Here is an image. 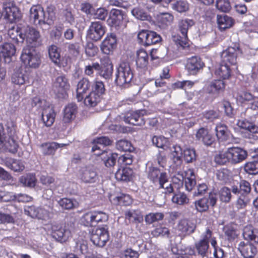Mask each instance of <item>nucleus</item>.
<instances>
[{"mask_svg":"<svg viewBox=\"0 0 258 258\" xmlns=\"http://www.w3.org/2000/svg\"><path fill=\"white\" fill-rule=\"evenodd\" d=\"M113 201L115 204L121 206H128L132 203L131 196L122 193H120L119 195L114 197Z\"/></svg>","mask_w":258,"mask_h":258,"instance_id":"obj_53","label":"nucleus"},{"mask_svg":"<svg viewBox=\"0 0 258 258\" xmlns=\"http://www.w3.org/2000/svg\"><path fill=\"white\" fill-rule=\"evenodd\" d=\"M238 100L242 103L252 101L248 108L253 110H258V98L254 97L250 93L243 91L238 96Z\"/></svg>","mask_w":258,"mask_h":258,"instance_id":"obj_30","label":"nucleus"},{"mask_svg":"<svg viewBox=\"0 0 258 258\" xmlns=\"http://www.w3.org/2000/svg\"><path fill=\"white\" fill-rule=\"evenodd\" d=\"M217 22L221 31H224L231 28L234 24V19L225 14L217 15Z\"/></svg>","mask_w":258,"mask_h":258,"instance_id":"obj_32","label":"nucleus"},{"mask_svg":"<svg viewBox=\"0 0 258 258\" xmlns=\"http://www.w3.org/2000/svg\"><path fill=\"white\" fill-rule=\"evenodd\" d=\"M204 66L200 57L192 56L187 59L185 67L190 75H195L203 69Z\"/></svg>","mask_w":258,"mask_h":258,"instance_id":"obj_23","label":"nucleus"},{"mask_svg":"<svg viewBox=\"0 0 258 258\" xmlns=\"http://www.w3.org/2000/svg\"><path fill=\"white\" fill-rule=\"evenodd\" d=\"M217 200V194L210 192L208 197H204L194 202L196 209L200 213L206 212L210 206L213 208L216 205Z\"/></svg>","mask_w":258,"mask_h":258,"instance_id":"obj_13","label":"nucleus"},{"mask_svg":"<svg viewBox=\"0 0 258 258\" xmlns=\"http://www.w3.org/2000/svg\"><path fill=\"white\" fill-rule=\"evenodd\" d=\"M77 106L74 103L69 104L63 110V120L69 122L76 117L77 112Z\"/></svg>","mask_w":258,"mask_h":258,"instance_id":"obj_40","label":"nucleus"},{"mask_svg":"<svg viewBox=\"0 0 258 258\" xmlns=\"http://www.w3.org/2000/svg\"><path fill=\"white\" fill-rule=\"evenodd\" d=\"M108 218V215L105 212L93 211L84 214L81 218V222L86 227H93L100 222L107 221Z\"/></svg>","mask_w":258,"mask_h":258,"instance_id":"obj_7","label":"nucleus"},{"mask_svg":"<svg viewBox=\"0 0 258 258\" xmlns=\"http://www.w3.org/2000/svg\"><path fill=\"white\" fill-rule=\"evenodd\" d=\"M231 173L230 170L223 168L216 171V175L218 180L223 183H226L230 179Z\"/></svg>","mask_w":258,"mask_h":258,"instance_id":"obj_59","label":"nucleus"},{"mask_svg":"<svg viewBox=\"0 0 258 258\" xmlns=\"http://www.w3.org/2000/svg\"><path fill=\"white\" fill-rule=\"evenodd\" d=\"M69 88L70 84L67 78L64 76L57 77L52 85V90L58 97H64V95Z\"/></svg>","mask_w":258,"mask_h":258,"instance_id":"obj_19","label":"nucleus"},{"mask_svg":"<svg viewBox=\"0 0 258 258\" xmlns=\"http://www.w3.org/2000/svg\"><path fill=\"white\" fill-rule=\"evenodd\" d=\"M45 211L40 208L36 207L34 206H29L25 208L24 213L26 215L32 217L36 218L39 219L44 218V213Z\"/></svg>","mask_w":258,"mask_h":258,"instance_id":"obj_42","label":"nucleus"},{"mask_svg":"<svg viewBox=\"0 0 258 258\" xmlns=\"http://www.w3.org/2000/svg\"><path fill=\"white\" fill-rule=\"evenodd\" d=\"M131 13L136 19L142 21L149 20L151 19L150 16L143 9L139 7L133 9Z\"/></svg>","mask_w":258,"mask_h":258,"instance_id":"obj_54","label":"nucleus"},{"mask_svg":"<svg viewBox=\"0 0 258 258\" xmlns=\"http://www.w3.org/2000/svg\"><path fill=\"white\" fill-rule=\"evenodd\" d=\"M91 86V83L87 78H84L78 82L76 92L77 99L79 102L83 100L84 98V94L90 90Z\"/></svg>","mask_w":258,"mask_h":258,"instance_id":"obj_27","label":"nucleus"},{"mask_svg":"<svg viewBox=\"0 0 258 258\" xmlns=\"http://www.w3.org/2000/svg\"><path fill=\"white\" fill-rule=\"evenodd\" d=\"M17 36L13 37L9 33L11 38L16 42H23L25 39L27 46L29 48H34L39 43L40 34L39 32L36 29L27 27L19 33L17 32Z\"/></svg>","mask_w":258,"mask_h":258,"instance_id":"obj_1","label":"nucleus"},{"mask_svg":"<svg viewBox=\"0 0 258 258\" xmlns=\"http://www.w3.org/2000/svg\"><path fill=\"white\" fill-rule=\"evenodd\" d=\"M189 177L183 178L182 176V180L184 181L185 189L188 191H191L196 185V180L195 179V173L193 170H189Z\"/></svg>","mask_w":258,"mask_h":258,"instance_id":"obj_57","label":"nucleus"},{"mask_svg":"<svg viewBox=\"0 0 258 258\" xmlns=\"http://www.w3.org/2000/svg\"><path fill=\"white\" fill-rule=\"evenodd\" d=\"M215 162L219 165H223L227 163H230L228 150L225 152H220L214 157Z\"/></svg>","mask_w":258,"mask_h":258,"instance_id":"obj_61","label":"nucleus"},{"mask_svg":"<svg viewBox=\"0 0 258 258\" xmlns=\"http://www.w3.org/2000/svg\"><path fill=\"white\" fill-rule=\"evenodd\" d=\"M215 74L223 81L228 79L231 75L230 66L221 62L219 67L216 69Z\"/></svg>","mask_w":258,"mask_h":258,"instance_id":"obj_38","label":"nucleus"},{"mask_svg":"<svg viewBox=\"0 0 258 258\" xmlns=\"http://www.w3.org/2000/svg\"><path fill=\"white\" fill-rule=\"evenodd\" d=\"M109 237L108 227L104 225L93 231L90 239L94 245L102 247L106 244Z\"/></svg>","mask_w":258,"mask_h":258,"instance_id":"obj_14","label":"nucleus"},{"mask_svg":"<svg viewBox=\"0 0 258 258\" xmlns=\"http://www.w3.org/2000/svg\"><path fill=\"white\" fill-rule=\"evenodd\" d=\"M196 225L191 221L187 219L180 220L177 226V229L183 235H190L194 232Z\"/></svg>","mask_w":258,"mask_h":258,"instance_id":"obj_34","label":"nucleus"},{"mask_svg":"<svg viewBox=\"0 0 258 258\" xmlns=\"http://www.w3.org/2000/svg\"><path fill=\"white\" fill-rule=\"evenodd\" d=\"M21 59L26 66L32 68H37L41 63L40 55L36 52L35 48L26 47L23 48Z\"/></svg>","mask_w":258,"mask_h":258,"instance_id":"obj_9","label":"nucleus"},{"mask_svg":"<svg viewBox=\"0 0 258 258\" xmlns=\"http://www.w3.org/2000/svg\"><path fill=\"white\" fill-rule=\"evenodd\" d=\"M105 29V26L100 21L92 22L87 31V37L94 41H99L104 35Z\"/></svg>","mask_w":258,"mask_h":258,"instance_id":"obj_15","label":"nucleus"},{"mask_svg":"<svg viewBox=\"0 0 258 258\" xmlns=\"http://www.w3.org/2000/svg\"><path fill=\"white\" fill-rule=\"evenodd\" d=\"M148 54L143 48H141L137 51L136 64L138 68L146 67L148 64Z\"/></svg>","mask_w":258,"mask_h":258,"instance_id":"obj_44","label":"nucleus"},{"mask_svg":"<svg viewBox=\"0 0 258 258\" xmlns=\"http://www.w3.org/2000/svg\"><path fill=\"white\" fill-rule=\"evenodd\" d=\"M19 181L24 186L33 188L36 185V178L35 174L29 173L21 176L19 179Z\"/></svg>","mask_w":258,"mask_h":258,"instance_id":"obj_45","label":"nucleus"},{"mask_svg":"<svg viewBox=\"0 0 258 258\" xmlns=\"http://www.w3.org/2000/svg\"><path fill=\"white\" fill-rule=\"evenodd\" d=\"M108 15L107 10L105 8L100 7L94 9L92 17L94 19L104 21Z\"/></svg>","mask_w":258,"mask_h":258,"instance_id":"obj_63","label":"nucleus"},{"mask_svg":"<svg viewBox=\"0 0 258 258\" xmlns=\"http://www.w3.org/2000/svg\"><path fill=\"white\" fill-rule=\"evenodd\" d=\"M99 69L97 74L106 80L112 79L113 72V65L108 59L99 64Z\"/></svg>","mask_w":258,"mask_h":258,"instance_id":"obj_26","label":"nucleus"},{"mask_svg":"<svg viewBox=\"0 0 258 258\" xmlns=\"http://www.w3.org/2000/svg\"><path fill=\"white\" fill-rule=\"evenodd\" d=\"M230 163L236 164L244 161L247 157L246 150L238 147H232L228 148Z\"/></svg>","mask_w":258,"mask_h":258,"instance_id":"obj_20","label":"nucleus"},{"mask_svg":"<svg viewBox=\"0 0 258 258\" xmlns=\"http://www.w3.org/2000/svg\"><path fill=\"white\" fill-rule=\"evenodd\" d=\"M133 171L130 168L119 169L115 173V178L119 180L123 181H130L132 178Z\"/></svg>","mask_w":258,"mask_h":258,"instance_id":"obj_46","label":"nucleus"},{"mask_svg":"<svg viewBox=\"0 0 258 258\" xmlns=\"http://www.w3.org/2000/svg\"><path fill=\"white\" fill-rule=\"evenodd\" d=\"M134 74L130 63L122 62L117 69L115 83L117 86L126 87L131 83Z\"/></svg>","mask_w":258,"mask_h":258,"instance_id":"obj_6","label":"nucleus"},{"mask_svg":"<svg viewBox=\"0 0 258 258\" xmlns=\"http://www.w3.org/2000/svg\"><path fill=\"white\" fill-rule=\"evenodd\" d=\"M26 78L27 77L23 73L22 67L19 66L16 67L11 77L12 83L16 85H21L25 83Z\"/></svg>","mask_w":258,"mask_h":258,"instance_id":"obj_41","label":"nucleus"},{"mask_svg":"<svg viewBox=\"0 0 258 258\" xmlns=\"http://www.w3.org/2000/svg\"><path fill=\"white\" fill-rule=\"evenodd\" d=\"M252 156L251 161L245 163L243 166L244 171L248 174L256 175L258 174V153Z\"/></svg>","mask_w":258,"mask_h":258,"instance_id":"obj_35","label":"nucleus"},{"mask_svg":"<svg viewBox=\"0 0 258 258\" xmlns=\"http://www.w3.org/2000/svg\"><path fill=\"white\" fill-rule=\"evenodd\" d=\"M164 218L162 213H150L145 216V221L148 224H152L155 222L162 220Z\"/></svg>","mask_w":258,"mask_h":258,"instance_id":"obj_64","label":"nucleus"},{"mask_svg":"<svg viewBox=\"0 0 258 258\" xmlns=\"http://www.w3.org/2000/svg\"><path fill=\"white\" fill-rule=\"evenodd\" d=\"M74 228L73 222H66L63 225L53 223L51 225V235L60 243L67 241L72 236V231Z\"/></svg>","mask_w":258,"mask_h":258,"instance_id":"obj_5","label":"nucleus"},{"mask_svg":"<svg viewBox=\"0 0 258 258\" xmlns=\"http://www.w3.org/2000/svg\"><path fill=\"white\" fill-rule=\"evenodd\" d=\"M212 231L209 228H207L205 232L202 234L201 239L195 243L196 251L202 258L208 257L210 247L209 240L212 238Z\"/></svg>","mask_w":258,"mask_h":258,"instance_id":"obj_10","label":"nucleus"},{"mask_svg":"<svg viewBox=\"0 0 258 258\" xmlns=\"http://www.w3.org/2000/svg\"><path fill=\"white\" fill-rule=\"evenodd\" d=\"M196 140L207 147H211L215 144V138L209 130L205 127L198 129L196 134Z\"/></svg>","mask_w":258,"mask_h":258,"instance_id":"obj_18","label":"nucleus"},{"mask_svg":"<svg viewBox=\"0 0 258 258\" xmlns=\"http://www.w3.org/2000/svg\"><path fill=\"white\" fill-rule=\"evenodd\" d=\"M30 19L33 23L42 28L45 25H48L45 17V11L40 5H33L30 10Z\"/></svg>","mask_w":258,"mask_h":258,"instance_id":"obj_16","label":"nucleus"},{"mask_svg":"<svg viewBox=\"0 0 258 258\" xmlns=\"http://www.w3.org/2000/svg\"><path fill=\"white\" fill-rule=\"evenodd\" d=\"M231 188L224 186L222 187L218 192V196L220 201L225 203H228L231 199Z\"/></svg>","mask_w":258,"mask_h":258,"instance_id":"obj_56","label":"nucleus"},{"mask_svg":"<svg viewBox=\"0 0 258 258\" xmlns=\"http://www.w3.org/2000/svg\"><path fill=\"white\" fill-rule=\"evenodd\" d=\"M237 125L241 128L246 130L248 133V138H250V136L254 134L258 133V125L253 122L249 121L248 120L244 119L238 120Z\"/></svg>","mask_w":258,"mask_h":258,"instance_id":"obj_33","label":"nucleus"},{"mask_svg":"<svg viewBox=\"0 0 258 258\" xmlns=\"http://www.w3.org/2000/svg\"><path fill=\"white\" fill-rule=\"evenodd\" d=\"M182 156L186 163H192L196 162L197 155L194 148L184 146H182Z\"/></svg>","mask_w":258,"mask_h":258,"instance_id":"obj_39","label":"nucleus"},{"mask_svg":"<svg viewBox=\"0 0 258 258\" xmlns=\"http://www.w3.org/2000/svg\"><path fill=\"white\" fill-rule=\"evenodd\" d=\"M0 49L2 55L14 56L16 51L15 46L11 43L6 42L0 45Z\"/></svg>","mask_w":258,"mask_h":258,"instance_id":"obj_55","label":"nucleus"},{"mask_svg":"<svg viewBox=\"0 0 258 258\" xmlns=\"http://www.w3.org/2000/svg\"><path fill=\"white\" fill-rule=\"evenodd\" d=\"M251 189L250 183L245 180H241L239 186L232 185V192L236 195L246 196L250 192Z\"/></svg>","mask_w":258,"mask_h":258,"instance_id":"obj_29","label":"nucleus"},{"mask_svg":"<svg viewBox=\"0 0 258 258\" xmlns=\"http://www.w3.org/2000/svg\"><path fill=\"white\" fill-rule=\"evenodd\" d=\"M5 147L10 152L15 153L18 151V145L15 140V137L5 139V142L2 144L0 148Z\"/></svg>","mask_w":258,"mask_h":258,"instance_id":"obj_52","label":"nucleus"},{"mask_svg":"<svg viewBox=\"0 0 258 258\" xmlns=\"http://www.w3.org/2000/svg\"><path fill=\"white\" fill-rule=\"evenodd\" d=\"M151 141L153 145L157 148L164 150H166L169 148V140L163 136H153L151 139Z\"/></svg>","mask_w":258,"mask_h":258,"instance_id":"obj_47","label":"nucleus"},{"mask_svg":"<svg viewBox=\"0 0 258 258\" xmlns=\"http://www.w3.org/2000/svg\"><path fill=\"white\" fill-rule=\"evenodd\" d=\"M2 14L4 18L10 23L19 21L22 17L21 11L14 1L5 2L3 3Z\"/></svg>","mask_w":258,"mask_h":258,"instance_id":"obj_8","label":"nucleus"},{"mask_svg":"<svg viewBox=\"0 0 258 258\" xmlns=\"http://www.w3.org/2000/svg\"><path fill=\"white\" fill-rule=\"evenodd\" d=\"M172 155L173 162L177 165L182 163V146L178 144L173 145L170 148Z\"/></svg>","mask_w":258,"mask_h":258,"instance_id":"obj_43","label":"nucleus"},{"mask_svg":"<svg viewBox=\"0 0 258 258\" xmlns=\"http://www.w3.org/2000/svg\"><path fill=\"white\" fill-rule=\"evenodd\" d=\"M59 205L64 210H71L77 207L78 205L77 202L74 200L69 198H62L58 201Z\"/></svg>","mask_w":258,"mask_h":258,"instance_id":"obj_58","label":"nucleus"},{"mask_svg":"<svg viewBox=\"0 0 258 258\" xmlns=\"http://www.w3.org/2000/svg\"><path fill=\"white\" fill-rule=\"evenodd\" d=\"M117 47V38L114 33L107 34L106 38L102 41L101 45V50L106 54H110L113 53Z\"/></svg>","mask_w":258,"mask_h":258,"instance_id":"obj_22","label":"nucleus"},{"mask_svg":"<svg viewBox=\"0 0 258 258\" xmlns=\"http://www.w3.org/2000/svg\"><path fill=\"white\" fill-rule=\"evenodd\" d=\"M162 38L156 32L149 30H142L138 32V41L139 44L148 46L160 43Z\"/></svg>","mask_w":258,"mask_h":258,"instance_id":"obj_11","label":"nucleus"},{"mask_svg":"<svg viewBox=\"0 0 258 258\" xmlns=\"http://www.w3.org/2000/svg\"><path fill=\"white\" fill-rule=\"evenodd\" d=\"M242 235L245 240L258 244V233L251 225H247L244 227Z\"/></svg>","mask_w":258,"mask_h":258,"instance_id":"obj_37","label":"nucleus"},{"mask_svg":"<svg viewBox=\"0 0 258 258\" xmlns=\"http://www.w3.org/2000/svg\"><path fill=\"white\" fill-rule=\"evenodd\" d=\"M116 148L117 150L128 152L130 153L134 151L135 148L133 146L132 143L126 140H120L116 142Z\"/></svg>","mask_w":258,"mask_h":258,"instance_id":"obj_51","label":"nucleus"},{"mask_svg":"<svg viewBox=\"0 0 258 258\" xmlns=\"http://www.w3.org/2000/svg\"><path fill=\"white\" fill-rule=\"evenodd\" d=\"M101 158L105 166L107 167H111L115 165L116 160L119 157L117 153L106 152L102 155Z\"/></svg>","mask_w":258,"mask_h":258,"instance_id":"obj_48","label":"nucleus"},{"mask_svg":"<svg viewBox=\"0 0 258 258\" xmlns=\"http://www.w3.org/2000/svg\"><path fill=\"white\" fill-rule=\"evenodd\" d=\"M240 49L239 44H234L233 46H229L223 51L221 54V62L234 66L237 63V58Z\"/></svg>","mask_w":258,"mask_h":258,"instance_id":"obj_17","label":"nucleus"},{"mask_svg":"<svg viewBox=\"0 0 258 258\" xmlns=\"http://www.w3.org/2000/svg\"><path fill=\"white\" fill-rule=\"evenodd\" d=\"M81 179L85 183H92L98 180V176L94 170L86 168L83 170Z\"/></svg>","mask_w":258,"mask_h":258,"instance_id":"obj_36","label":"nucleus"},{"mask_svg":"<svg viewBox=\"0 0 258 258\" xmlns=\"http://www.w3.org/2000/svg\"><path fill=\"white\" fill-rule=\"evenodd\" d=\"M238 249L244 258H254L257 252L256 246L248 241L240 242L238 244Z\"/></svg>","mask_w":258,"mask_h":258,"instance_id":"obj_25","label":"nucleus"},{"mask_svg":"<svg viewBox=\"0 0 258 258\" xmlns=\"http://www.w3.org/2000/svg\"><path fill=\"white\" fill-rule=\"evenodd\" d=\"M225 83L221 79L212 80L207 87V92L214 97L218 96L221 93L224 92Z\"/></svg>","mask_w":258,"mask_h":258,"instance_id":"obj_24","label":"nucleus"},{"mask_svg":"<svg viewBox=\"0 0 258 258\" xmlns=\"http://www.w3.org/2000/svg\"><path fill=\"white\" fill-rule=\"evenodd\" d=\"M58 146L56 142L45 143L41 145L42 152L44 155H53Z\"/></svg>","mask_w":258,"mask_h":258,"instance_id":"obj_50","label":"nucleus"},{"mask_svg":"<svg viewBox=\"0 0 258 258\" xmlns=\"http://www.w3.org/2000/svg\"><path fill=\"white\" fill-rule=\"evenodd\" d=\"M31 105L33 107H35L37 110H41L42 111L44 109L49 107L46 101L41 99L39 97H34L32 100Z\"/></svg>","mask_w":258,"mask_h":258,"instance_id":"obj_62","label":"nucleus"},{"mask_svg":"<svg viewBox=\"0 0 258 258\" xmlns=\"http://www.w3.org/2000/svg\"><path fill=\"white\" fill-rule=\"evenodd\" d=\"M41 116L45 126L50 127L54 122L56 113L52 108L49 107L42 111Z\"/></svg>","mask_w":258,"mask_h":258,"instance_id":"obj_31","label":"nucleus"},{"mask_svg":"<svg viewBox=\"0 0 258 258\" xmlns=\"http://www.w3.org/2000/svg\"><path fill=\"white\" fill-rule=\"evenodd\" d=\"M49 57L55 64L59 66L60 63L61 57L58 48L54 45H51L48 48Z\"/></svg>","mask_w":258,"mask_h":258,"instance_id":"obj_49","label":"nucleus"},{"mask_svg":"<svg viewBox=\"0 0 258 258\" xmlns=\"http://www.w3.org/2000/svg\"><path fill=\"white\" fill-rule=\"evenodd\" d=\"M194 24V21L188 19L182 20L179 22L178 26L180 35L174 36L173 40L179 50H189L190 45L187 37V32Z\"/></svg>","mask_w":258,"mask_h":258,"instance_id":"obj_2","label":"nucleus"},{"mask_svg":"<svg viewBox=\"0 0 258 258\" xmlns=\"http://www.w3.org/2000/svg\"><path fill=\"white\" fill-rule=\"evenodd\" d=\"M91 87L92 91L85 97L84 102L87 106L94 107L103 98L106 89L103 82L101 81H94Z\"/></svg>","mask_w":258,"mask_h":258,"instance_id":"obj_4","label":"nucleus"},{"mask_svg":"<svg viewBox=\"0 0 258 258\" xmlns=\"http://www.w3.org/2000/svg\"><path fill=\"white\" fill-rule=\"evenodd\" d=\"M148 178L155 185H159V188H164V184L168 182V175L166 172L161 171L157 167L150 166L148 170ZM165 193L173 192V187L171 183L165 187Z\"/></svg>","mask_w":258,"mask_h":258,"instance_id":"obj_3","label":"nucleus"},{"mask_svg":"<svg viewBox=\"0 0 258 258\" xmlns=\"http://www.w3.org/2000/svg\"><path fill=\"white\" fill-rule=\"evenodd\" d=\"M172 8L179 12L183 13L189 9V4L186 0H179L171 5Z\"/></svg>","mask_w":258,"mask_h":258,"instance_id":"obj_60","label":"nucleus"},{"mask_svg":"<svg viewBox=\"0 0 258 258\" xmlns=\"http://www.w3.org/2000/svg\"><path fill=\"white\" fill-rule=\"evenodd\" d=\"M216 136L219 142L227 141L231 135L230 131L228 126L224 123H218L215 129Z\"/></svg>","mask_w":258,"mask_h":258,"instance_id":"obj_28","label":"nucleus"},{"mask_svg":"<svg viewBox=\"0 0 258 258\" xmlns=\"http://www.w3.org/2000/svg\"><path fill=\"white\" fill-rule=\"evenodd\" d=\"M125 17V13L121 10L112 9L110 11L107 23L111 27L116 28L122 24Z\"/></svg>","mask_w":258,"mask_h":258,"instance_id":"obj_21","label":"nucleus"},{"mask_svg":"<svg viewBox=\"0 0 258 258\" xmlns=\"http://www.w3.org/2000/svg\"><path fill=\"white\" fill-rule=\"evenodd\" d=\"M148 114V111L146 109L129 111L123 116V120L125 123L133 125L143 126L146 123L144 116Z\"/></svg>","mask_w":258,"mask_h":258,"instance_id":"obj_12","label":"nucleus"}]
</instances>
